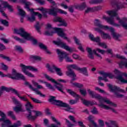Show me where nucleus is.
Segmentation results:
<instances>
[{
	"mask_svg": "<svg viewBox=\"0 0 127 127\" xmlns=\"http://www.w3.org/2000/svg\"><path fill=\"white\" fill-rule=\"evenodd\" d=\"M101 2H103V0H90L89 1V3H91V4L101 3Z\"/></svg>",
	"mask_w": 127,
	"mask_h": 127,
	"instance_id": "8fccbe9b",
	"label": "nucleus"
},
{
	"mask_svg": "<svg viewBox=\"0 0 127 127\" xmlns=\"http://www.w3.org/2000/svg\"><path fill=\"white\" fill-rule=\"evenodd\" d=\"M1 65L2 70H4V71H7V69H8L7 66L5 64H4L3 63H1Z\"/></svg>",
	"mask_w": 127,
	"mask_h": 127,
	"instance_id": "774afa93",
	"label": "nucleus"
},
{
	"mask_svg": "<svg viewBox=\"0 0 127 127\" xmlns=\"http://www.w3.org/2000/svg\"><path fill=\"white\" fill-rule=\"evenodd\" d=\"M64 49L70 52V53L73 52V49L71 48V47H69V46L67 45L66 44H64Z\"/></svg>",
	"mask_w": 127,
	"mask_h": 127,
	"instance_id": "37998d69",
	"label": "nucleus"
},
{
	"mask_svg": "<svg viewBox=\"0 0 127 127\" xmlns=\"http://www.w3.org/2000/svg\"><path fill=\"white\" fill-rule=\"evenodd\" d=\"M107 13L109 14V15L111 16V17L108 18L107 22L112 25H118L115 23V21H114V17H113V16H117V15H118V13H117L116 11H107Z\"/></svg>",
	"mask_w": 127,
	"mask_h": 127,
	"instance_id": "9d476101",
	"label": "nucleus"
},
{
	"mask_svg": "<svg viewBox=\"0 0 127 127\" xmlns=\"http://www.w3.org/2000/svg\"><path fill=\"white\" fill-rule=\"evenodd\" d=\"M0 116L1 118H0V122H3L2 123V127H19L21 126V123L20 121H17L16 123H14L13 125H11V123L8 119H6V116L4 113L2 111H0Z\"/></svg>",
	"mask_w": 127,
	"mask_h": 127,
	"instance_id": "f03ea898",
	"label": "nucleus"
},
{
	"mask_svg": "<svg viewBox=\"0 0 127 127\" xmlns=\"http://www.w3.org/2000/svg\"><path fill=\"white\" fill-rule=\"evenodd\" d=\"M45 77L49 81H51V82H52V83H55V87L56 88V89H57L58 91H60V92L63 93V85H62L61 83L56 81L55 79L51 78V77L47 74H45Z\"/></svg>",
	"mask_w": 127,
	"mask_h": 127,
	"instance_id": "0eeeda50",
	"label": "nucleus"
},
{
	"mask_svg": "<svg viewBox=\"0 0 127 127\" xmlns=\"http://www.w3.org/2000/svg\"><path fill=\"white\" fill-rule=\"evenodd\" d=\"M48 101L50 103L53 104V105H55V102L57 101V100L56 99V97L51 96L50 99H48Z\"/></svg>",
	"mask_w": 127,
	"mask_h": 127,
	"instance_id": "a19ab883",
	"label": "nucleus"
},
{
	"mask_svg": "<svg viewBox=\"0 0 127 127\" xmlns=\"http://www.w3.org/2000/svg\"><path fill=\"white\" fill-rule=\"evenodd\" d=\"M94 8L87 7V9L85 10V13L89 12H94Z\"/></svg>",
	"mask_w": 127,
	"mask_h": 127,
	"instance_id": "680f3d73",
	"label": "nucleus"
},
{
	"mask_svg": "<svg viewBox=\"0 0 127 127\" xmlns=\"http://www.w3.org/2000/svg\"><path fill=\"white\" fill-rule=\"evenodd\" d=\"M46 68L48 69V71L51 72V73H55L56 72L57 74L59 75V76L63 75V73H62V71L61 70V68H58L56 65L53 64L51 66H50V64H47L46 65Z\"/></svg>",
	"mask_w": 127,
	"mask_h": 127,
	"instance_id": "39448f33",
	"label": "nucleus"
},
{
	"mask_svg": "<svg viewBox=\"0 0 127 127\" xmlns=\"http://www.w3.org/2000/svg\"><path fill=\"white\" fill-rule=\"evenodd\" d=\"M33 112L35 117H36V119L37 118V117H38V116H40V115H41V113H40L39 111H33Z\"/></svg>",
	"mask_w": 127,
	"mask_h": 127,
	"instance_id": "69168bd1",
	"label": "nucleus"
},
{
	"mask_svg": "<svg viewBox=\"0 0 127 127\" xmlns=\"http://www.w3.org/2000/svg\"><path fill=\"white\" fill-rule=\"evenodd\" d=\"M17 9L19 11V15H20L22 17L25 16V14H26V13H25V11H24V10L21 9V7L20 6H17Z\"/></svg>",
	"mask_w": 127,
	"mask_h": 127,
	"instance_id": "7c9ffc66",
	"label": "nucleus"
},
{
	"mask_svg": "<svg viewBox=\"0 0 127 127\" xmlns=\"http://www.w3.org/2000/svg\"><path fill=\"white\" fill-rule=\"evenodd\" d=\"M0 57L1 58H3V59H5L6 60H7V61H11L9 57H6L2 54H0Z\"/></svg>",
	"mask_w": 127,
	"mask_h": 127,
	"instance_id": "0e129e2a",
	"label": "nucleus"
},
{
	"mask_svg": "<svg viewBox=\"0 0 127 127\" xmlns=\"http://www.w3.org/2000/svg\"><path fill=\"white\" fill-rule=\"evenodd\" d=\"M44 84H46V87H47L50 90H52V91H55V88L51 85V84L45 81Z\"/></svg>",
	"mask_w": 127,
	"mask_h": 127,
	"instance_id": "c03bdc74",
	"label": "nucleus"
},
{
	"mask_svg": "<svg viewBox=\"0 0 127 127\" xmlns=\"http://www.w3.org/2000/svg\"><path fill=\"white\" fill-rule=\"evenodd\" d=\"M30 99H31V100L33 101V102H34V103H37V104H41V101H40V100L36 99V98H34L33 97H30Z\"/></svg>",
	"mask_w": 127,
	"mask_h": 127,
	"instance_id": "052dcab7",
	"label": "nucleus"
},
{
	"mask_svg": "<svg viewBox=\"0 0 127 127\" xmlns=\"http://www.w3.org/2000/svg\"><path fill=\"white\" fill-rule=\"evenodd\" d=\"M123 76H125V77H127V74L126 72H121V75H118L117 77V79L119 80L122 83H127V80H126L123 78Z\"/></svg>",
	"mask_w": 127,
	"mask_h": 127,
	"instance_id": "dca6fc26",
	"label": "nucleus"
},
{
	"mask_svg": "<svg viewBox=\"0 0 127 127\" xmlns=\"http://www.w3.org/2000/svg\"><path fill=\"white\" fill-rule=\"evenodd\" d=\"M15 49L16 51H18V52H19V53H23V50L22 49V48H21V46H16Z\"/></svg>",
	"mask_w": 127,
	"mask_h": 127,
	"instance_id": "864d4df0",
	"label": "nucleus"
},
{
	"mask_svg": "<svg viewBox=\"0 0 127 127\" xmlns=\"http://www.w3.org/2000/svg\"><path fill=\"white\" fill-rule=\"evenodd\" d=\"M67 68L68 70H72V69H74L75 70H78L79 69V67L77 66L76 64H70L69 65H68L67 66Z\"/></svg>",
	"mask_w": 127,
	"mask_h": 127,
	"instance_id": "72a5a7b5",
	"label": "nucleus"
},
{
	"mask_svg": "<svg viewBox=\"0 0 127 127\" xmlns=\"http://www.w3.org/2000/svg\"><path fill=\"white\" fill-rule=\"evenodd\" d=\"M18 97L21 101H24V102H26L25 107L27 112L31 111V109H33V106L29 101H28L27 98L24 96H18Z\"/></svg>",
	"mask_w": 127,
	"mask_h": 127,
	"instance_id": "9b49d317",
	"label": "nucleus"
},
{
	"mask_svg": "<svg viewBox=\"0 0 127 127\" xmlns=\"http://www.w3.org/2000/svg\"><path fill=\"white\" fill-rule=\"evenodd\" d=\"M91 113L93 114V115H98L99 114V111H98L96 107H94L91 111Z\"/></svg>",
	"mask_w": 127,
	"mask_h": 127,
	"instance_id": "e2e57ef3",
	"label": "nucleus"
},
{
	"mask_svg": "<svg viewBox=\"0 0 127 127\" xmlns=\"http://www.w3.org/2000/svg\"><path fill=\"white\" fill-rule=\"evenodd\" d=\"M92 98H95L96 100H98L100 102L98 105L99 107L105 110H111L115 114H117V111L115 109L112 108H117L118 106L115 103L112 102L110 99L107 98L103 97L101 96H92Z\"/></svg>",
	"mask_w": 127,
	"mask_h": 127,
	"instance_id": "f257e3e1",
	"label": "nucleus"
},
{
	"mask_svg": "<svg viewBox=\"0 0 127 127\" xmlns=\"http://www.w3.org/2000/svg\"><path fill=\"white\" fill-rule=\"evenodd\" d=\"M25 84L26 86H28L29 88H30L31 90H32V91H33L34 92H35L36 94H37V95H39V96H44V95L42 94L41 92L38 90V89L33 87V86H32V85L30 84L29 82L26 81L25 83Z\"/></svg>",
	"mask_w": 127,
	"mask_h": 127,
	"instance_id": "ddd939ff",
	"label": "nucleus"
},
{
	"mask_svg": "<svg viewBox=\"0 0 127 127\" xmlns=\"http://www.w3.org/2000/svg\"><path fill=\"white\" fill-rule=\"evenodd\" d=\"M72 85L74 87H76L77 88H83V84L80 83H72Z\"/></svg>",
	"mask_w": 127,
	"mask_h": 127,
	"instance_id": "13d9d810",
	"label": "nucleus"
},
{
	"mask_svg": "<svg viewBox=\"0 0 127 127\" xmlns=\"http://www.w3.org/2000/svg\"><path fill=\"white\" fill-rule=\"evenodd\" d=\"M54 29H49L45 32V35H48V36H52L55 32L53 31Z\"/></svg>",
	"mask_w": 127,
	"mask_h": 127,
	"instance_id": "2f4dec72",
	"label": "nucleus"
},
{
	"mask_svg": "<svg viewBox=\"0 0 127 127\" xmlns=\"http://www.w3.org/2000/svg\"><path fill=\"white\" fill-rule=\"evenodd\" d=\"M14 33L15 34H18L24 38V39H26V38L28 36L29 33H27L25 31V30L23 29V28H20L18 29L14 28Z\"/></svg>",
	"mask_w": 127,
	"mask_h": 127,
	"instance_id": "1a4fd4ad",
	"label": "nucleus"
},
{
	"mask_svg": "<svg viewBox=\"0 0 127 127\" xmlns=\"http://www.w3.org/2000/svg\"><path fill=\"white\" fill-rule=\"evenodd\" d=\"M79 92L83 96L87 95V90L84 88L79 89Z\"/></svg>",
	"mask_w": 127,
	"mask_h": 127,
	"instance_id": "6e6d98bb",
	"label": "nucleus"
},
{
	"mask_svg": "<svg viewBox=\"0 0 127 127\" xmlns=\"http://www.w3.org/2000/svg\"><path fill=\"white\" fill-rule=\"evenodd\" d=\"M98 123L100 126V127H105V123L104 122V121L102 120L99 119L98 120Z\"/></svg>",
	"mask_w": 127,
	"mask_h": 127,
	"instance_id": "bf43d9fd",
	"label": "nucleus"
},
{
	"mask_svg": "<svg viewBox=\"0 0 127 127\" xmlns=\"http://www.w3.org/2000/svg\"><path fill=\"white\" fill-rule=\"evenodd\" d=\"M80 100H81L82 103L85 106H87V107H88V106H92V103L88 100H86L85 98L80 97Z\"/></svg>",
	"mask_w": 127,
	"mask_h": 127,
	"instance_id": "c756f323",
	"label": "nucleus"
},
{
	"mask_svg": "<svg viewBox=\"0 0 127 127\" xmlns=\"http://www.w3.org/2000/svg\"><path fill=\"white\" fill-rule=\"evenodd\" d=\"M54 30L56 31L55 32H56L59 36L64 37V31H63V29L61 28H54Z\"/></svg>",
	"mask_w": 127,
	"mask_h": 127,
	"instance_id": "a211bd4d",
	"label": "nucleus"
},
{
	"mask_svg": "<svg viewBox=\"0 0 127 127\" xmlns=\"http://www.w3.org/2000/svg\"><path fill=\"white\" fill-rule=\"evenodd\" d=\"M0 2H1V5H3V10H4L3 8H6L7 7L8 5L9 4L7 1H3V0H0Z\"/></svg>",
	"mask_w": 127,
	"mask_h": 127,
	"instance_id": "58836bf2",
	"label": "nucleus"
},
{
	"mask_svg": "<svg viewBox=\"0 0 127 127\" xmlns=\"http://www.w3.org/2000/svg\"><path fill=\"white\" fill-rule=\"evenodd\" d=\"M89 38L91 41H93V42H96L97 44H98L99 42H101V38H100V37H95L94 35L90 34L89 35Z\"/></svg>",
	"mask_w": 127,
	"mask_h": 127,
	"instance_id": "412c9836",
	"label": "nucleus"
},
{
	"mask_svg": "<svg viewBox=\"0 0 127 127\" xmlns=\"http://www.w3.org/2000/svg\"><path fill=\"white\" fill-rule=\"evenodd\" d=\"M20 67L22 68V71L25 74V75H27V76H28V77H34V75L32 74L31 72H29V71H27V70H30L31 71H33L35 72H37L38 71V69L37 68L31 66H26L24 64H21Z\"/></svg>",
	"mask_w": 127,
	"mask_h": 127,
	"instance_id": "20e7f679",
	"label": "nucleus"
},
{
	"mask_svg": "<svg viewBox=\"0 0 127 127\" xmlns=\"http://www.w3.org/2000/svg\"><path fill=\"white\" fill-rule=\"evenodd\" d=\"M8 116H9L12 119V120H14V121L16 120V118H15V116L13 115V112L12 111H9L7 112Z\"/></svg>",
	"mask_w": 127,
	"mask_h": 127,
	"instance_id": "603ef678",
	"label": "nucleus"
},
{
	"mask_svg": "<svg viewBox=\"0 0 127 127\" xmlns=\"http://www.w3.org/2000/svg\"><path fill=\"white\" fill-rule=\"evenodd\" d=\"M108 87L111 92H113L114 93H116V92H121L122 93H126V91L123 89H120L118 87L116 86H113L111 84H108Z\"/></svg>",
	"mask_w": 127,
	"mask_h": 127,
	"instance_id": "4468645a",
	"label": "nucleus"
},
{
	"mask_svg": "<svg viewBox=\"0 0 127 127\" xmlns=\"http://www.w3.org/2000/svg\"><path fill=\"white\" fill-rule=\"evenodd\" d=\"M55 105V106H57V107H64V102L61 100H57Z\"/></svg>",
	"mask_w": 127,
	"mask_h": 127,
	"instance_id": "c9c22d12",
	"label": "nucleus"
},
{
	"mask_svg": "<svg viewBox=\"0 0 127 127\" xmlns=\"http://www.w3.org/2000/svg\"><path fill=\"white\" fill-rule=\"evenodd\" d=\"M53 43L58 46H60L62 48H64V42L61 40V39H59L58 41H53Z\"/></svg>",
	"mask_w": 127,
	"mask_h": 127,
	"instance_id": "393cba45",
	"label": "nucleus"
},
{
	"mask_svg": "<svg viewBox=\"0 0 127 127\" xmlns=\"http://www.w3.org/2000/svg\"><path fill=\"white\" fill-rule=\"evenodd\" d=\"M54 21L60 22L61 24L58 25V26H62L64 25V21L62 18L60 17H57L54 19Z\"/></svg>",
	"mask_w": 127,
	"mask_h": 127,
	"instance_id": "cd10ccee",
	"label": "nucleus"
},
{
	"mask_svg": "<svg viewBox=\"0 0 127 127\" xmlns=\"http://www.w3.org/2000/svg\"><path fill=\"white\" fill-rule=\"evenodd\" d=\"M99 74H100V75H102L104 78H107V77H109V78H110V79L114 78V75H113V74L105 72V71H99Z\"/></svg>",
	"mask_w": 127,
	"mask_h": 127,
	"instance_id": "6ab92c4d",
	"label": "nucleus"
},
{
	"mask_svg": "<svg viewBox=\"0 0 127 127\" xmlns=\"http://www.w3.org/2000/svg\"><path fill=\"white\" fill-rule=\"evenodd\" d=\"M113 6L114 7H116L117 8L116 11H118V10L120 9V8H123V7H124V5L121 3H116L114 5H113Z\"/></svg>",
	"mask_w": 127,
	"mask_h": 127,
	"instance_id": "ea45409f",
	"label": "nucleus"
},
{
	"mask_svg": "<svg viewBox=\"0 0 127 127\" xmlns=\"http://www.w3.org/2000/svg\"><path fill=\"white\" fill-rule=\"evenodd\" d=\"M110 31L112 33V35L113 36V38L115 39V40H119V38L120 37V34L115 32V29L111 27L110 29Z\"/></svg>",
	"mask_w": 127,
	"mask_h": 127,
	"instance_id": "aec40b11",
	"label": "nucleus"
},
{
	"mask_svg": "<svg viewBox=\"0 0 127 127\" xmlns=\"http://www.w3.org/2000/svg\"><path fill=\"white\" fill-rule=\"evenodd\" d=\"M78 71H80L82 73H83L85 75H88V72L87 71V67H83L82 68L78 67Z\"/></svg>",
	"mask_w": 127,
	"mask_h": 127,
	"instance_id": "49530a36",
	"label": "nucleus"
},
{
	"mask_svg": "<svg viewBox=\"0 0 127 127\" xmlns=\"http://www.w3.org/2000/svg\"><path fill=\"white\" fill-rule=\"evenodd\" d=\"M96 51H98L99 53H101V54H105V53H106V51L99 48L96 49Z\"/></svg>",
	"mask_w": 127,
	"mask_h": 127,
	"instance_id": "338daca9",
	"label": "nucleus"
},
{
	"mask_svg": "<svg viewBox=\"0 0 127 127\" xmlns=\"http://www.w3.org/2000/svg\"><path fill=\"white\" fill-rule=\"evenodd\" d=\"M86 50L89 53L88 57L90 58V59H94V56H93V51L92 50V49L90 48H87Z\"/></svg>",
	"mask_w": 127,
	"mask_h": 127,
	"instance_id": "e433bc0d",
	"label": "nucleus"
},
{
	"mask_svg": "<svg viewBox=\"0 0 127 127\" xmlns=\"http://www.w3.org/2000/svg\"><path fill=\"white\" fill-rule=\"evenodd\" d=\"M20 2L25 5V8H27V9H28L29 11H30L31 12V14L32 16L28 17V20H29L31 22L35 21V15H37V13H38V12H34L33 11V9L29 8V5H31V3H30V2L27 1L26 0H20Z\"/></svg>",
	"mask_w": 127,
	"mask_h": 127,
	"instance_id": "7ed1b4c3",
	"label": "nucleus"
},
{
	"mask_svg": "<svg viewBox=\"0 0 127 127\" xmlns=\"http://www.w3.org/2000/svg\"><path fill=\"white\" fill-rule=\"evenodd\" d=\"M12 37L16 41H19L20 43H25V41L23 39H20V38L16 36H12Z\"/></svg>",
	"mask_w": 127,
	"mask_h": 127,
	"instance_id": "4c0bfd02",
	"label": "nucleus"
},
{
	"mask_svg": "<svg viewBox=\"0 0 127 127\" xmlns=\"http://www.w3.org/2000/svg\"><path fill=\"white\" fill-rule=\"evenodd\" d=\"M43 25V23H41L39 25V22H37L35 26V27L38 32H40V27Z\"/></svg>",
	"mask_w": 127,
	"mask_h": 127,
	"instance_id": "79ce46f5",
	"label": "nucleus"
},
{
	"mask_svg": "<svg viewBox=\"0 0 127 127\" xmlns=\"http://www.w3.org/2000/svg\"><path fill=\"white\" fill-rule=\"evenodd\" d=\"M10 78L12 80H23L25 81V77L21 73L17 72L16 70L13 69L12 71V74H10Z\"/></svg>",
	"mask_w": 127,
	"mask_h": 127,
	"instance_id": "423d86ee",
	"label": "nucleus"
},
{
	"mask_svg": "<svg viewBox=\"0 0 127 127\" xmlns=\"http://www.w3.org/2000/svg\"><path fill=\"white\" fill-rule=\"evenodd\" d=\"M79 98L80 99L81 98V97H80V96H76L75 97L76 100H70L69 101V104H70L71 105H74V104H76V103H77V102H78V100H79Z\"/></svg>",
	"mask_w": 127,
	"mask_h": 127,
	"instance_id": "de8ad7c7",
	"label": "nucleus"
},
{
	"mask_svg": "<svg viewBox=\"0 0 127 127\" xmlns=\"http://www.w3.org/2000/svg\"><path fill=\"white\" fill-rule=\"evenodd\" d=\"M64 58L66 62H73V60L69 57V54L64 53Z\"/></svg>",
	"mask_w": 127,
	"mask_h": 127,
	"instance_id": "473e14b6",
	"label": "nucleus"
},
{
	"mask_svg": "<svg viewBox=\"0 0 127 127\" xmlns=\"http://www.w3.org/2000/svg\"><path fill=\"white\" fill-rule=\"evenodd\" d=\"M51 119L52 120V121L53 122H54L55 123H56V124H57V125L53 124L51 125L50 127H59V126H60V122H59L57 120H56V118H55L53 116L51 117Z\"/></svg>",
	"mask_w": 127,
	"mask_h": 127,
	"instance_id": "c85d7f7f",
	"label": "nucleus"
},
{
	"mask_svg": "<svg viewBox=\"0 0 127 127\" xmlns=\"http://www.w3.org/2000/svg\"><path fill=\"white\" fill-rule=\"evenodd\" d=\"M30 59L31 60H34L35 61H41V57L38 56H30Z\"/></svg>",
	"mask_w": 127,
	"mask_h": 127,
	"instance_id": "f704fd0d",
	"label": "nucleus"
},
{
	"mask_svg": "<svg viewBox=\"0 0 127 127\" xmlns=\"http://www.w3.org/2000/svg\"><path fill=\"white\" fill-rule=\"evenodd\" d=\"M94 24L96 26H98L99 28H102L103 27V25L100 22V20L99 19H96L94 22Z\"/></svg>",
	"mask_w": 127,
	"mask_h": 127,
	"instance_id": "09e8293b",
	"label": "nucleus"
},
{
	"mask_svg": "<svg viewBox=\"0 0 127 127\" xmlns=\"http://www.w3.org/2000/svg\"><path fill=\"white\" fill-rule=\"evenodd\" d=\"M98 45H99V46H101V47H103V48H105V49L108 48V46H107V45H106V43H102L101 42H99L98 44Z\"/></svg>",
	"mask_w": 127,
	"mask_h": 127,
	"instance_id": "5fc2aeb1",
	"label": "nucleus"
},
{
	"mask_svg": "<svg viewBox=\"0 0 127 127\" xmlns=\"http://www.w3.org/2000/svg\"><path fill=\"white\" fill-rule=\"evenodd\" d=\"M25 39L26 40H30L31 41H32L34 45H36V44H37V40L34 39L33 37L31 36L30 35V34H28V37H27Z\"/></svg>",
	"mask_w": 127,
	"mask_h": 127,
	"instance_id": "a878e982",
	"label": "nucleus"
},
{
	"mask_svg": "<svg viewBox=\"0 0 127 127\" xmlns=\"http://www.w3.org/2000/svg\"><path fill=\"white\" fill-rule=\"evenodd\" d=\"M64 110L67 112H70V113H72V114H75V111L73 110V108H71L70 106L64 103Z\"/></svg>",
	"mask_w": 127,
	"mask_h": 127,
	"instance_id": "b1692460",
	"label": "nucleus"
},
{
	"mask_svg": "<svg viewBox=\"0 0 127 127\" xmlns=\"http://www.w3.org/2000/svg\"><path fill=\"white\" fill-rule=\"evenodd\" d=\"M12 102L13 104L16 105V107L13 108L14 111L16 113H18V112H23V109H22V104L17 100L14 97H11Z\"/></svg>",
	"mask_w": 127,
	"mask_h": 127,
	"instance_id": "6e6552de",
	"label": "nucleus"
},
{
	"mask_svg": "<svg viewBox=\"0 0 127 127\" xmlns=\"http://www.w3.org/2000/svg\"><path fill=\"white\" fill-rule=\"evenodd\" d=\"M101 36H102L104 39H111V36L110 35L105 33L104 32L101 34Z\"/></svg>",
	"mask_w": 127,
	"mask_h": 127,
	"instance_id": "a18cd8bd",
	"label": "nucleus"
},
{
	"mask_svg": "<svg viewBox=\"0 0 127 127\" xmlns=\"http://www.w3.org/2000/svg\"><path fill=\"white\" fill-rule=\"evenodd\" d=\"M4 91H5V92H9L10 91H12V93H13L16 96H19L20 95L17 90L2 86L0 87V96H1V95L4 93Z\"/></svg>",
	"mask_w": 127,
	"mask_h": 127,
	"instance_id": "f8f14e48",
	"label": "nucleus"
},
{
	"mask_svg": "<svg viewBox=\"0 0 127 127\" xmlns=\"http://www.w3.org/2000/svg\"><path fill=\"white\" fill-rule=\"evenodd\" d=\"M28 114L27 115V118L28 120H31L34 121L36 119V117L35 116L33 111H28Z\"/></svg>",
	"mask_w": 127,
	"mask_h": 127,
	"instance_id": "4be33fe9",
	"label": "nucleus"
},
{
	"mask_svg": "<svg viewBox=\"0 0 127 127\" xmlns=\"http://www.w3.org/2000/svg\"><path fill=\"white\" fill-rule=\"evenodd\" d=\"M49 13L54 15V16H56L57 15V12H60V13H64V11L61 10V9L53 8L50 9Z\"/></svg>",
	"mask_w": 127,
	"mask_h": 127,
	"instance_id": "2eb2a0df",
	"label": "nucleus"
},
{
	"mask_svg": "<svg viewBox=\"0 0 127 127\" xmlns=\"http://www.w3.org/2000/svg\"><path fill=\"white\" fill-rule=\"evenodd\" d=\"M57 53L59 56V58L60 59V62H62L64 60V52L61 51L59 49L56 50Z\"/></svg>",
	"mask_w": 127,
	"mask_h": 127,
	"instance_id": "f3484780",
	"label": "nucleus"
},
{
	"mask_svg": "<svg viewBox=\"0 0 127 127\" xmlns=\"http://www.w3.org/2000/svg\"><path fill=\"white\" fill-rule=\"evenodd\" d=\"M0 22L1 23V24H3V25H4L5 26H8V21H6V20H3L0 18Z\"/></svg>",
	"mask_w": 127,
	"mask_h": 127,
	"instance_id": "3c124183",
	"label": "nucleus"
},
{
	"mask_svg": "<svg viewBox=\"0 0 127 127\" xmlns=\"http://www.w3.org/2000/svg\"><path fill=\"white\" fill-rule=\"evenodd\" d=\"M68 119H69L70 121L72 122L74 124H76L77 123V121H76V119H75V117L73 116L70 115L68 116Z\"/></svg>",
	"mask_w": 127,
	"mask_h": 127,
	"instance_id": "4d7b16f0",
	"label": "nucleus"
},
{
	"mask_svg": "<svg viewBox=\"0 0 127 127\" xmlns=\"http://www.w3.org/2000/svg\"><path fill=\"white\" fill-rule=\"evenodd\" d=\"M68 71H69L66 72V74L67 76H72V77H73V78L71 81V83H72V81H75V80H76L75 77H76L77 75H76L75 72H74L73 70L70 69L68 70Z\"/></svg>",
	"mask_w": 127,
	"mask_h": 127,
	"instance_id": "5701e85b",
	"label": "nucleus"
},
{
	"mask_svg": "<svg viewBox=\"0 0 127 127\" xmlns=\"http://www.w3.org/2000/svg\"><path fill=\"white\" fill-rule=\"evenodd\" d=\"M39 46L41 49H43V50H45V51L47 53V54H51V52L47 49V47L45 46V45L43 44V43H40L39 44Z\"/></svg>",
	"mask_w": 127,
	"mask_h": 127,
	"instance_id": "bb28decb",
	"label": "nucleus"
}]
</instances>
